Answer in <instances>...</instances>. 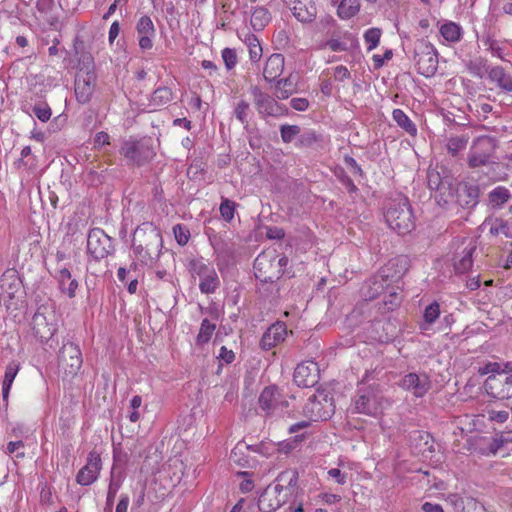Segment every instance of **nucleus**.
<instances>
[{
    "label": "nucleus",
    "mask_w": 512,
    "mask_h": 512,
    "mask_svg": "<svg viewBox=\"0 0 512 512\" xmlns=\"http://www.w3.org/2000/svg\"><path fill=\"white\" fill-rule=\"evenodd\" d=\"M281 138L284 143H290L300 133V127L297 125H281Z\"/></svg>",
    "instance_id": "5fc2aeb1"
},
{
    "label": "nucleus",
    "mask_w": 512,
    "mask_h": 512,
    "mask_svg": "<svg viewBox=\"0 0 512 512\" xmlns=\"http://www.w3.org/2000/svg\"><path fill=\"white\" fill-rule=\"evenodd\" d=\"M483 42L488 49L492 52L493 55L502 58V48L498 45L497 41L492 39L490 36H487L483 39Z\"/></svg>",
    "instance_id": "338daca9"
},
{
    "label": "nucleus",
    "mask_w": 512,
    "mask_h": 512,
    "mask_svg": "<svg viewBox=\"0 0 512 512\" xmlns=\"http://www.w3.org/2000/svg\"><path fill=\"white\" fill-rule=\"evenodd\" d=\"M234 116L243 125L247 133L252 132V128L249 123V116L251 114L250 104L248 101L241 99L234 107Z\"/></svg>",
    "instance_id": "473e14b6"
},
{
    "label": "nucleus",
    "mask_w": 512,
    "mask_h": 512,
    "mask_svg": "<svg viewBox=\"0 0 512 512\" xmlns=\"http://www.w3.org/2000/svg\"><path fill=\"white\" fill-rule=\"evenodd\" d=\"M287 335V329L284 323L277 322L271 325L263 334L260 340V347L263 350H270L279 343L283 342Z\"/></svg>",
    "instance_id": "393cba45"
},
{
    "label": "nucleus",
    "mask_w": 512,
    "mask_h": 512,
    "mask_svg": "<svg viewBox=\"0 0 512 512\" xmlns=\"http://www.w3.org/2000/svg\"><path fill=\"white\" fill-rule=\"evenodd\" d=\"M275 485H268L258 499L261 512H272L281 507L288 495H293L297 489L298 473L286 471L278 475Z\"/></svg>",
    "instance_id": "f03ea898"
},
{
    "label": "nucleus",
    "mask_w": 512,
    "mask_h": 512,
    "mask_svg": "<svg viewBox=\"0 0 512 512\" xmlns=\"http://www.w3.org/2000/svg\"><path fill=\"white\" fill-rule=\"evenodd\" d=\"M512 442V432H505L492 438L489 448L491 452L496 453L505 443Z\"/></svg>",
    "instance_id": "6e6d98bb"
},
{
    "label": "nucleus",
    "mask_w": 512,
    "mask_h": 512,
    "mask_svg": "<svg viewBox=\"0 0 512 512\" xmlns=\"http://www.w3.org/2000/svg\"><path fill=\"white\" fill-rule=\"evenodd\" d=\"M294 17L302 23L312 22L317 15L313 0H294L291 7Z\"/></svg>",
    "instance_id": "cd10ccee"
},
{
    "label": "nucleus",
    "mask_w": 512,
    "mask_h": 512,
    "mask_svg": "<svg viewBox=\"0 0 512 512\" xmlns=\"http://www.w3.org/2000/svg\"><path fill=\"white\" fill-rule=\"evenodd\" d=\"M489 78L491 81L496 82L501 89L507 92L512 91V78L505 73L502 67H493L489 71Z\"/></svg>",
    "instance_id": "72a5a7b5"
},
{
    "label": "nucleus",
    "mask_w": 512,
    "mask_h": 512,
    "mask_svg": "<svg viewBox=\"0 0 512 512\" xmlns=\"http://www.w3.org/2000/svg\"><path fill=\"white\" fill-rule=\"evenodd\" d=\"M480 188L469 182H459L455 187V203L464 209H473L479 202Z\"/></svg>",
    "instance_id": "aec40b11"
},
{
    "label": "nucleus",
    "mask_w": 512,
    "mask_h": 512,
    "mask_svg": "<svg viewBox=\"0 0 512 512\" xmlns=\"http://www.w3.org/2000/svg\"><path fill=\"white\" fill-rule=\"evenodd\" d=\"M275 253L263 252L259 254L254 261L255 277L262 283H274L281 278V273L277 270V264L274 262Z\"/></svg>",
    "instance_id": "dca6fc26"
},
{
    "label": "nucleus",
    "mask_w": 512,
    "mask_h": 512,
    "mask_svg": "<svg viewBox=\"0 0 512 512\" xmlns=\"http://www.w3.org/2000/svg\"><path fill=\"white\" fill-rule=\"evenodd\" d=\"M173 233L179 245L184 246L187 244L190 237V232L185 226L181 224L175 225L173 227Z\"/></svg>",
    "instance_id": "bf43d9fd"
},
{
    "label": "nucleus",
    "mask_w": 512,
    "mask_h": 512,
    "mask_svg": "<svg viewBox=\"0 0 512 512\" xmlns=\"http://www.w3.org/2000/svg\"><path fill=\"white\" fill-rule=\"evenodd\" d=\"M74 53L78 57V72L95 73V62L90 51L86 50L85 43L79 37L74 39Z\"/></svg>",
    "instance_id": "a878e982"
},
{
    "label": "nucleus",
    "mask_w": 512,
    "mask_h": 512,
    "mask_svg": "<svg viewBox=\"0 0 512 512\" xmlns=\"http://www.w3.org/2000/svg\"><path fill=\"white\" fill-rule=\"evenodd\" d=\"M498 141L494 137L483 135L476 137L469 149L467 165L471 169L495 163Z\"/></svg>",
    "instance_id": "20e7f679"
},
{
    "label": "nucleus",
    "mask_w": 512,
    "mask_h": 512,
    "mask_svg": "<svg viewBox=\"0 0 512 512\" xmlns=\"http://www.w3.org/2000/svg\"><path fill=\"white\" fill-rule=\"evenodd\" d=\"M381 30L379 28H370L364 34V39L368 44V51L375 49L380 41Z\"/></svg>",
    "instance_id": "864d4df0"
},
{
    "label": "nucleus",
    "mask_w": 512,
    "mask_h": 512,
    "mask_svg": "<svg viewBox=\"0 0 512 512\" xmlns=\"http://www.w3.org/2000/svg\"><path fill=\"white\" fill-rule=\"evenodd\" d=\"M32 110L35 116L42 122H47L51 118L52 111L47 103L36 104Z\"/></svg>",
    "instance_id": "4d7b16f0"
},
{
    "label": "nucleus",
    "mask_w": 512,
    "mask_h": 512,
    "mask_svg": "<svg viewBox=\"0 0 512 512\" xmlns=\"http://www.w3.org/2000/svg\"><path fill=\"white\" fill-rule=\"evenodd\" d=\"M248 448L249 447L246 444L238 443L230 453V461L241 467H245L248 462L241 456L244 454V451L247 450Z\"/></svg>",
    "instance_id": "3c124183"
},
{
    "label": "nucleus",
    "mask_w": 512,
    "mask_h": 512,
    "mask_svg": "<svg viewBox=\"0 0 512 512\" xmlns=\"http://www.w3.org/2000/svg\"><path fill=\"white\" fill-rule=\"evenodd\" d=\"M163 246L161 231L153 223L139 225L133 234L132 249L135 257L144 265L158 260Z\"/></svg>",
    "instance_id": "f257e3e1"
},
{
    "label": "nucleus",
    "mask_w": 512,
    "mask_h": 512,
    "mask_svg": "<svg viewBox=\"0 0 512 512\" xmlns=\"http://www.w3.org/2000/svg\"><path fill=\"white\" fill-rule=\"evenodd\" d=\"M113 250L112 238L102 229L93 228L89 231L87 237V251L96 261L108 257L112 254Z\"/></svg>",
    "instance_id": "4468645a"
},
{
    "label": "nucleus",
    "mask_w": 512,
    "mask_h": 512,
    "mask_svg": "<svg viewBox=\"0 0 512 512\" xmlns=\"http://www.w3.org/2000/svg\"><path fill=\"white\" fill-rule=\"evenodd\" d=\"M22 297V281L18 272L13 268H8L0 277V301L7 309L17 308L18 301Z\"/></svg>",
    "instance_id": "6e6552de"
},
{
    "label": "nucleus",
    "mask_w": 512,
    "mask_h": 512,
    "mask_svg": "<svg viewBox=\"0 0 512 512\" xmlns=\"http://www.w3.org/2000/svg\"><path fill=\"white\" fill-rule=\"evenodd\" d=\"M489 200L493 207L501 208L511 197L509 190L498 186L489 193Z\"/></svg>",
    "instance_id": "37998d69"
},
{
    "label": "nucleus",
    "mask_w": 512,
    "mask_h": 512,
    "mask_svg": "<svg viewBox=\"0 0 512 512\" xmlns=\"http://www.w3.org/2000/svg\"><path fill=\"white\" fill-rule=\"evenodd\" d=\"M102 467L101 457L98 452L92 450L87 457V463L82 467L77 476L76 482L82 486H88L94 483Z\"/></svg>",
    "instance_id": "6ab92c4d"
},
{
    "label": "nucleus",
    "mask_w": 512,
    "mask_h": 512,
    "mask_svg": "<svg viewBox=\"0 0 512 512\" xmlns=\"http://www.w3.org/2000/svg\"><path fill=\"white\" fill-rule=\"evenodd\" d=\"M245 42L248 46L249 58L251 62H259L262 57V47L257 37L253 34H250L246 37Z\"/></svg>",
    "instance_id": "a18cd8bd"
},
{
    "label": "nucleus",
    "mask_w": 512,
    "mask_h": 512,
    "mask_svg": "<svg viewBox=\"0 0 512 512\" xmlns=\"http://www.w3.org/2000/svg\"><path fill=\"white\" fill-rule=\"evenodd\" d=\"M285 58L280 53H274L266 60L263 77L267 82L276 80L284 70Z\"/></svg>",
    "instance_id": "7c9ffc66"
},
{
    "label": "nucleus",
    "mask_w": 512,
    "mask_h": 512,
    "mask_svg": "<svg viewBox=\"0 0 512 512\" xmlns=\"http://www.w3.org/2000/svg\"><path fill=\"white\" fill-rule=\"evenodd\" d=\"M484 388L493 398L510 399L512 398V374L506 371L491 374L485 380Z\"/></svg>",
    "instance_id": "2eb2a0df"
},
{
    "label": "nucleus",
    "mask_w": 512,
    "mask_h": 512,
    "mask_svg": "<svg viewBox=\"0 0 512 512\" xmlns=\"http://www.w3.org/2000/svg\"><path fill=\"white\" fill-rule=\"evenodd\" d=\"M446 502L453 507L454 512H465L464 499L461 496L457 494L449 495Z\"/></svg>",
    "instance_id": "e2e57ef3"
},
{
    "label": "nucleus",
    "mask_w": 512,
    "mask_h": 512,
    "mask_svg": "<svg viewBox=\"0 0 512 512\" xmlns=\"http://www.w3.org/2000/svg\"><path fill=\"white\" fill-rule=\"evenodd\" d=\"M258 402L266 416L290 415L287 410L289 402L281 399V395L275 386L265 387L259 396Z\"/></svg>",
    "instance_id": "f8f14e48"
},
{
    "label": "nucleus",
    "mask_w": 512,
    "mask_h": 512,
    "mask_svg": "<svg viewBox=\"0 0 512 512\" xmlns=\"http://www.w3.org/2000/svg\"><path fill=\"white\" fill-rule=\"evenodd\" d=\"M136 31L138 34L139 47L142 50H149L153 47L152 39L155 36L154 24L149 16H142L137 24Z\"/></svg>",
    "instance_id": "b1692460"
},
{
    "label": "nucleus",
    "mask_w": 512,
    "mask_h": 512,
    "mask_svg": "<svg viewBox=\"0 0 512 512\" xmlns=\"http://www.w3.org/2000/svg\"><path fill=\"white\" fill-rule=\"evenodd\" d=\"M189 271L193 277L200 278L199 289L202 293L212 294L220 285L214 267L203 258L193 259L189 262Z\"/></svg>",
    "instance_id": "9d476101"
},
{
    "label": "nucleus",
    "mask_w": 512,
    "mask_h": 512,
    "mask_svg": "<svg viewBox=\"0 0 512 512\" xmlns=\"http://www.w3.org/2000/svg\"><path fill=\"white\" fill-rule=\"evenodd\" d=\"M269 11L264 7H256L251 15V26L254 30L260 31L270 22Z\"/></svg>",
    "instance_id": "c9c22d12"
},
{
    "label": "nucleus",
    "mask_w": 512,
    "mask_h": 512,
    "mask_svg": "<svg viewBox=\"0 0 512 512\" xmlns=\"http://www.w3.org/2000/svg\"><path fill=\"white\" fill-rule=\"evenodd\" d=\"M122 481L120 477H116L114 472L111 473V479L108 486L106 503L104 507L105 512H112L115 497L121 487Z\"/></svg>",
    "instance_id": "4c0bfd02"
},
{
    "label": "nucleus",
    "mask_w": 512,
    "mask_h": 512,
    "mask_svg": "<svg viewBox=\"0 0 512 512\" xmlns=\"http://www.w3.org/2000/svg\"><path fill=\"white\" fill-rule=\"evenodd\" d=\"M54 278L57 281L58 288L61 293L68 296L70 299L76 296V290L78 288V281L72 277L69 269L66 267H60L55 271Z\"/></svg>",
    "instance_id": "bb28decb"
},
{
    "label": "nucleus",
    "mask_w": 512,
    "mask_h": 512,
    "mask_svg": "<svg viewBox=\"0 0 512 512\" xmlns=\"http://www.w3.org/2000/svg\"><path fill=\"white\" fill-rule=\"evenodd\" d=\"M290 105L297 111H306L309 107V101L306 98L296 97L291 99Z\"/></svg>",
    "instance_id": "774afa93"
},
{
    "label": "nucleus",
    "mask_w": 512,
    "mask_h": 512,
    "mask_svg": "<svg viewBox=\"0 0 512 512\" xmlns=\"http://www.w3.org/2000/svg\"><path fill=\"white\" fill-rule=\"evenodd\" d=\"M31 328L35 337L47 342L57 331L56 313L51 304L40 305L34 313Z\"/></svg>",
    "instance_id": "423d86ee"
},
{
    "label": "nucleus",
    "mask_w": 512,
    "mask_h": 512,
    "mask_svg": "<svg viewBox=\"0 0 512 512\" xmlns=\"http://www.w3.org/2000/svg\"><path fill=\"white\" fill-rule=\"evenodd\" d=\"M337 176L349 193H356L358 191V188L354 184L353 180L343 170Z\"/></svg>",
    "instance_id": "0e129e2a"
},
{
    "label": "nucleus",
    "mask_w": 512,
    "mask_h": 512,
    "mask_svg": "<svg viewBox=\"0 0 512 512\" xmlns=\"http://www.w3.org/2000/svg\"><path fill=\"white\" fill-rule=\"evenodd\" d=\"M440 315V306L437 302H433L425 308L424 321L427 324H432Z\"/></svg>",
    "instance_id": "13d9d810"
},
{
    "label": "nucleus",
    "mask_w": 512,
    "mask_h": 512,
    "mask_svg": "<svg viewBox=\"0 0 512 512\" xmlns=\"http://www.w3.org/2000/svg\"><path fill=\"white\" fill-rule=\"evenodd\" d=\"M293 379L299 387H313L319 380L318 364L314 361H304L298 364L295 368Z\"/></svg>",
    "instance_id": "a211bd4d"
},
{
    "label": "nucleus",
    "mask_w": 512,
    "mask_h": 512,
    "mask_svg": "<svg viewBox=\"0 0 512 512\" xmlns=\"http://www.w3.org/2000/svg\"><path fill=\"white\" fill-rule=\"evenodd\" d=\"M427 182L428 186L431 190L441 189L444 185L448 184L450 181L449 178H442L440 173L434 169H429L427 173Z\"/></svg>",
    "instance_id": "8fccbe9b"
},
{
    "label": "nucleus",
    "mask_w": 512,
    "mask_h": 512,
    "mask_svg": "<svg viewBox=\"0 0 512 512\" xmlns=\"http://www.w3.org/2000/svg\"><path fill=\"white\" fill-rule=\"evenodd\" d=\"M382 391L378 385L361 387L353 401V409L357 413L376 416L381 410Z\"/></svg>",
    "instance_id": "1a4fd4ad"
},
{
    "label": "nucleus",
    "mask_w": 512,
    "mask_h": 512,
    "mask_svg": "<svg viewBox=\"0 0 512 512\" xmlns=\"http://www.w3.org/2000/svg\"><path fill=\"white\" fill-rule=\"evenodd\" d=\"M485 224H490L489 232L493 236L504 235L507 238H512V219L503 220L495 218L494 220H485Z\"/></svg>",
    "instance_id": "2f4dec72"
},
{
    "label": "nucleus",
    "mask_w": 512,
    "mask_h": 512,
    "mask_svg": "<svg viewBox=\"0 0 512 512\" xmlns=\"http://www.w3.org/2000/svg\"><path fill=\"white\" fill-rule=\"evenodd\" d=\"M476 250V245L469 243L460 252H456L453 257V266L456 273L463 274L468 272L473 265V253Z\"/></svg>",
    "instance_id": "c756f323"
},
{
    "label": "nucleus",
    "mask_w": 512,
    "mask_h": 512,
    "mask_svg": "<svg viewBox=\"0 0 512 512\" xmlns=\"http://www.w3.org/2000/svg\"><path fill=\"white\" fill-rule=\"evenodd\" d=\"M391 283L381 275H378L370 279L362 289L363 296L367 300H373L382 294H385L391 287Z\"/></svg>",
    "instance_id": "c85d7f7f"
},
{
    "label": "nucleus",
    "mask_w": 512,
    "mask_h": 512,
    "mask_svg": "<svg viewBox=\"0 0 512 512\" xmlns=\"http://www.w3.org/2000/svg\"><path fill=\"white\" fill-rule=\"evenodd\" d=\"M468 141L469 137L467 135L450 137L446 145L448 153L457 156L460 151L466 148Z\"/></svg>",
    "instance_id": "de8ad7c7"
},
{
    "label": "nucleus",
    "mask_w": 512,
    "mask_h": 512,
    "mask_svg": "<svg viewBox=\"0 0 512 512\" xmlns=\"http://www.w3.org/2000/svg\"><path fill=\"white\" fill-rule=\"evenodd\" d=\"M303 411L311 421H326L335 411L333 398L324 393L313 395L308 399Z\"/></svg>",
    "instance_id": "ddd939ff"
},
{
    "label": "nucleus",
    "mask_w": 512,
    "mask_h": 512,
    "mask_svg": "<svg viewBox=\"0 0 512 512\" xmlns=\"http://www.w3.org/2000/svg\"><path fill=\"white\" fill-rule=\"evenodd\" d=\"M414 61L418 73L425 77H432L438 69V53L434 46L425 39H418L414 43Z\"/></svg>",
    "instance_id": "0eeeda50"
},
{
    "label": "nucleus",
    "mask_w": 512,
    "mask_h": 512,
    "mask_svg": "<svg viewBox=\"0 0 512 512\" xmlns=\"http://www.w3.org/2000/svg\"><path fill=\"white\" fill-rule=\"evenodd\" d=\"M18 371H19V363L15 362V361L10 362L6 367L4 380H3V387H2V396H3L4 401L8 400L10 388L12 386V383H13Z\"/></svg>",
    "instance_id": "f704fd0d"
},
{
    "label": "nucleus",
    "mask_w": 512,
    "mask_h": 512,
    "mask_svg": "<svg viewBox=\"0 0 512 512\" xmlns=\"http://www.w3.org/2000/svg\"><path fill=\"white\" fill-rule=\"evenodd\" d=\"M222 59L228 70L233 69L237 64V54L235 49L224 48L222 50Z\"/></svg>",
    "instance_id": "680f3d73"
},
{
    "label": "nucleus",
    "mask_w": 512,
    "mask_h": 512,
    "mask_svg": "<svg viewBox=\"0 0 512 512\" xmlns=\"http://www.w3.org/2000/svg\"><path fill=\"white\" fill-rule=\"evenodd\" d=\"M509 415H510V413L507 410H501V411L489 410L488 411L489 420L498 422V423L506 422L509 418Z\"/></svg>",
    "instance_id": "69168bd1"
},
{
    "label": "nucleus",
    "mask_w": 512,
    "mask_h": 512,
    "mask_svg": "<svg viewBox=\"0 0 512 512\" xmlns=\"http://www.w3.org/2000/svg\"><path fill=\"white\" fill-rule=\"evenodd\" d=\"M254 105L261 118L276 117L281 114V106L269 94L263 92L257 85L250 87Z\"/></svg>",
    "instance_id": "f3484780"
},
{
    "label": "nucleus",
    "mask_w": 512,
    "mask_h": 512,
    "mask_svg": "<svg viewBox=\"0 0 512 512\" xmlns=\"http://www.w3.org/2000/svg\"><path fill=\"white\" fill-rule=\"evenodd\" d=\"M443 38L450 42H457L461 38V27L454 22L445 23L440 28Z\"/></svg>",
    "instance_id": "49530a36"
},
{
    "label": "nucleus",
    "mask_w": 512,
    "mask_h": 512,
    "mask_svg": "<svg viewBox=\"0 0 512 512\" xmlns=\"http://www.w3.org/2000/svg\"><path fill=\"white\" fill-rule=\"evenodd\" d=\"M408 268V258L406 256H397L390 259L380 270V273L392 284L398 282L408 271Z\"/></svg>",
    "instance_id": "5701e85b"
},
{
    "label": "nucleus",
    "mask_w": 512,
    "mask_h": 512,
    "mask_svg": "<svg viewBox=\"0 0 512 512\" xmlns=\"http://www.w3.org/2000/svg\"><path fill=\"white\" fill-rule=\"evenodd\" d=\"M235 207H236L235 202H233L227 198L222 199L219 210H220L221 216L223 217V219L225 221L230 222L234 218Z\"/></svg>",
    "instance_id": "603ef678"
},
{
    "label": "nucleus",
    "mask_w": 512,
    "mask_h": 512,
    "mask_svg": "<svg viewBox=\"0 0 512 512\" xmlns=\"http://www.w3.org/2000/svg\"><path fill=\"white\" fill-rule=\"evenodd\" d=\"M434 197L440 206L446 207L448 204L455 201V188L453 189L452 183L449 182L441 187V189L436 190Z\"/></svg>",
    "instance_id": "79ce46f5"
},
{
    "label": "nucleus",
    "mask_w": 512,
    "mask_h": 512,
    "mask_svg": "<svg viewBox=\"0 0 512 512\" xmlns=\"http://www.w3.org/2000/svg\"><path fill=\"white\" fill-rule=\"evenodd\" d=\"M173 99L172 90L166 86L157 88L151 96L150 106L153 108L168 104Z\"/></svg>",
    "instance_id": "e433bc0d"
},
{
    "label": "nucleus",
    "mask_w": 512,
    "mask_h": 512,
    "mask_svg": "<svg viewBox=\"0 0 512 512\" xmlns=\"http://www.w3.org/2000/svg\"><path fill=\"white\" fill-rule=\"evenodd\" d=\"M469 107L470 111L473 112L478 117L479 120L483 121L487 119L488 114L491 113L493 110L492 106L488 103H475L474 108L472 106Z\"/></svg>",
    "instance_id": "052dcab7"
},
{
    "label": "nucleus",
    "mask_w": 512,
    "mask_h": 512,
    "mask_svg": "<svg viewBox=\"0 0 512 512\" xmlns=\"http://www.w3.org/2000/svg\"><path fill=\"white\" fill-rule=\"evenodd\" d=\"M402 302V295L395 290V288L391 285L388 291L384 295L383 305L384 309L387 311H393L397 307L400 306Z\"/></svg>",
    "instance_id": "09e8293b"
},
{
    "label": "nucleus",
    "mask_w": 512,
    "mask_h": 512,
    "mask_svg": "<svg viewBox=\"0 0 512 512\" xmlns=\"http://www.w3.org/2000/svg\"><path fill=\"white\" fill-rule=\"evenodd\" d=\"M384 217L388 226L399 235H406L415 227L411 205L401 195L389 201Z\"/></svg>",
    "instance_id": "7ed1b4c3"
},
{
    "label": "nucleus",
    "mask_w": 512,
    "mask_h": 512,
    "mask_svg": "<svg viewBox=\"0 0 512 512\" xmlns=\"http://www.w3.org/2000/svg\"><path fill=\"white\" fill-rule=\"evenodd\" d=\"M120 154L124 156L129 165L142 166L151 161L156 155L153 140L144 137L139 140H126L123 142Z\"/></svg>",
    "instance_id": "39448f33"
},
{
    "label": "nucleus",
    "mask_w": 512,
    "mask_h": 512,
    "mask_svg": "<svg viewBox=\"0 0 512 512\" xmlns=\"http://www.w3.org/2000/svg\"><path fill=\"white\" fill-rule=\"evenodd\" d=\"M96 73L78 72L75 77V96L79 103L90 102L96 87Z\"/></svg>",
    "instance_id": "412c9836"
},
{
    "label": "nucleus",
    "mask_w": 512,
    "mask_h": 512,
    "mask_svg": "<svg viewBox=\"0 0 512 512\" xmlns=\"http://www.w3.org/2000/svg\"><path fill=\"white\" fill-rule=\"evenodd\" d=\"M400 386L411 391L416 397H423L430 390L431 381L425 373H409L401 379Z\"/></svg>",
    "instance_id": "4be33fe9"
},
{
    "label": "nucleus",
    "mask_w": 512,
    "mask_h": 512,
    "mask_svg": "<svg viewBox=\"0 0 512 512\" xmlns=\"http://www.w3.org/2000/svg\"><path fill=\"white\" fill-rule=\"evenodd\" d=\"M295 92V85L292 76L277 81L275 87V96L280 100L287 99Z\"/></svg>",
    "instance_id": "a19ab883"
},
{
    "label": "nucleus",
    "mask_w": 512,
    "mask_h": 512,
    "mask_svg": "<svg viewBox=\"0 0 512 512\" xmlns=\"http://www.w3.org/2000/svg\"><path fill=\"white\" fill-rule=\"evenodd\" d=\"M392 115L397 125L404 129L409 135L415 136L417 134V128L415 124L410 120V118L403 110L395 109Z\"/></svg>",
    "instance_id": "ea45409f"
},
{
    "label": "nucleus",
    "mask_w": 512,
    "mask_h": 512,
    "mask_svg": "<svg viewBox=\"0 0 512 512\" xmlns=\"http://www.w3.org/2000/svg\"><path fill=\"white\" fill-rule=\"evenodd\" d=\"M82 363V353L78 345L70 341L64 343L58 354V368L64 376H76Z\"/></svg>",
    "instance_id": "9b49d317"
},
{
    "label": "nucleus",
    "mask_w": 512,
    "mask_h": 512,
    "mask_svg": "<svg viewBox=\"0 0 512 512\" xmlns=\"http://www.w3.org/2000/svg\"><path fill=\"white\" fill-rule=\"evenodd\" d=\"M360 10V0H342L337 13L341 19H350Z\"/></svg>",
    "instance_id": "58836bf2"
},
{
    "label": "nucleus",
    "mask_w": 512,
    "mask_h": 512,
    "mask_svg": "<svg viewBox=\"0 0 512 512\" xmlns=\"http://www.w3.org/2000/svg\"><path fill=\"white\" fill-rule=\"evenodd\" d=\"M215 329L216 325L214 323H211L208 319H203L199 333L196 337V344L203 345L208 343Z\"/></svg>",
    "instance_id": "c03bdc74"
}]
</instances>
